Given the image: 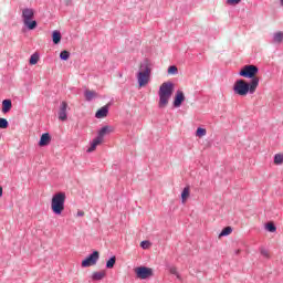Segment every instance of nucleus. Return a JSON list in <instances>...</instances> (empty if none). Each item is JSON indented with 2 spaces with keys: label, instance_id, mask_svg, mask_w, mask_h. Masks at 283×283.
I'll return each mask as SVG.
<instances>
[{
  "label": "nucleus",
  "instance_id": "25",
  "mask_svg": "<svg viewBox=\"0 0 283 283\" xmlns=\"http://www.w3.org/2000/svg\"><path fill=\"white\" fill-rule=\"evenodd\" d=\"M169 273H171V275H176V277L180 280V274L178 273V269L176 266L169 268Z\"/></svg>",
  "mask_w": 283,
  "mask_h": 283
},
{
  "label": "nucleus",
  "instance_id": "34",
  "mask_svg": "<svg viewBox=\"0 0 283 283\" xmlns=\"http://www.w3.org/2000/svg\"><path fill=\"white\" fill-rule=\"evenodd\" d=\"M77 216H78L80 218H83V216H85V212H84V211H78V212H77Z\"/></svg>",
  "mask_w": 283,
  "mask_h": 283
},
{
  "label": "nucleus",
  "instance_id": "24",
  "mask_svg": "<svg viewBox=\"0 0 283 283\" xmlns=\"http://www.w3.org/2000/svg\"><path fill=\"white\" fill-rule=\"evenodd\" d=\"M196 136L198 138H202V136H207V129L205 128H198L197 132H196Z\"/></svg>",
  "mask_w": 283,
  "mask_h": 283
},
{
  "label": "nucleus",
  "instance_id": "21",
  "mask_svg": "<svg viewBox=\"0 0 283 283\" xmlns=\"http://www.w3.org/2000/svg\"><path fill=\"white\" fill-rule=\"evenodd\" d=\"M274 165H283V154H276L274 156Z\"/></svg>",
  "mask_w": 283,
  "mask_h": 283
},
{
  "label": "nucleus",
  "instance_id": "23",
  "mask_svg": "<svg viewBox=\"0 0 283 283\" xmlns=\"http://www.w3.org/2000/svg\"><path fill=\"white\" fill-rule=\"evenodd\" d=\"M39 63V54L34 53L30 57V65H36Z\"/></svg>",
  "mask_w": 283,
  "mask_h": 283
},
{
  "label": "nucleus",
  "instance_id": "17",
  "mask_svg": "<svg viewBox=\"0 0 283 283\" xmlns=\"http://www.w3.org/2000/svg\"><path fill=\"white\" fill-rule=\"evenodd\" d=\"M283 41V32L282 31H279L276 33L273 34V43H282Z\"/></svg>",
  "mask_w": 283,
  "mask_h": 283
},
{
  "label": "nucleus",
  "instance_id": "28",
  "mask_svg": "<svg viewBox=\"0 0 283 283\" xmlns=\"http://www.w3.org/2000/svg\"><path fill=\"white\" fill-rule=\"evenodd\" d=\"M233 231V229H231V227H226L222 231H221V233H220V235H231V232Z\"/></svg>",
  "mask_w": 283,
  "mask_h": 283
},
{
  "label": "nucleus",
  "instance_id": "37",
  "mask_svg": "<svg viewBox=\"0 0 283 283\" xmlns=\"http://www.w3.org/2000/svg\"><path fill=\"white\" fill-rule=\"evenodd\" d=\"M281 6H283V0H281Z\"/></svg>",
  "mask_w": 283,
  "mask_h": 283
},
{
  "label": "nucleus",
  "instance_id": "16",
  "mask_svg": "<svg viewBox=\"0 0 283 283\" xmlns=\"http://www.w3.org/2000/svg\"><path fill=\"white\" fill-rule=\"evenodd\" d=\"M84 96H85L86 101H94V98H96L98 96V93H96V91L86 90L84 92Z\"/></svg>",
  "mask_w": 283,
  "mask_h": 283
},
{
  "label": "nucleus",
  "instance_id": "11",
  "mask_svg": "<svg viewBox=\"0 0 283 283\" xmlns=\"http://www.w3.org/2000/svg\"><path fill=\"white\" fill-rule=\"evenodd\" d=\"M113 132H114V127H112V126H104L98 132L97 138H101V140L103 142L105 136H107V134H112Z\"/></svg>",
  "mask_w": 283,
  "mask_h": 283
},
{
  "label": "nucleus",
  "instance_id": "30",
  "mask_svg": "<svg viewBox=\"0 0 283 283\" xmlns=\"http://www.w3.org/2000/svg\"><path fill=\"white\" fill-rule=\"evenodd\" d=\"M168 74H178V67L176 65L169 66Z\"/></svg>",
  "mask_w": 283,
  "mask_h": 283
},
{
  "label": "nucleus",
  "instance_id": "14",
  "mask_svg": "<svg viewBox=\"0 0 283 283\" xmlns=\"http://www.w3.org/2000/svg\"><path fill=\"white\" fill-rule=\"evenodd\" d=\"M102 139L99 137H96L93 139V142L91 143V147L87 149L88 154H92V151H96V147L98 145H102Z\"/></svg>",
  "mask_w": 283,
  "mask_h": 283
},
{
  "label": "nucleus",
  "instance_id": "27",
  "mask_svg": "<svg viewBox=\"0 0 283 283\" xmlns=\"http://www.w3.org/2000/svg\"><path fill=\"white\" fill-rule=\"evenodd\" d=\"M8 119L0 118V129H8Z\"/></svg>",
  "mask_w": 283,
  "mask_h": 283
},
{
  "label": "nucleus",
  "instance_id": "22",
  "mask_svg": "<svg viewBox=\"0 0 283 283\" xmlns=\"http://www.w3.org/2000/svg\"><path fill=\"white\" fill-rule=\"evenodd\" d=\"M114 264H116V256L111 258V259L106 262V269H114Z\"/></svg>",
  "mask_w": 283,
  "mask_h": 283
},
{
  "label": "nucleus",
  "instance_id": "12",
  "mask_svg": "<svg viewBox=\"0 0 283 283\" xmlns=\"http://www.w3.org/2000/svg\"><path fill=\"white\" fill-rule=\"evenodd\" d=\"M109 114V106L105 105L95 113V118H107Z\"/></svg>",
  "mask_w": 283,
  "mask_h": 283
},
{
  "label": "nucleus",
  "instance_id": "33",
  "mask_svg": "<svg viewBox=\"0 0 283 283\" xmlns=\"http://www.w3.org/2000/svg\"><path fill=\"white\" fill-rule=\"evenodd\" d=\"M240 1H242V0H227V4L228 6H238V3H240Z\"/></svg>",
  "mask_w": 283,
  "mask_h": 283
},
{
  "label": "nucleus",
  "instance_id": "6",
  "mask_svg": "<svg viewBox=\"0 0 283 283\" xmlns=\"http://www.w3.org/2000/svg\"><path fill=\"white\" fill-rule=\"evenodd\" d=\"M258 72L259 69L255 65H245L243 69L239 72L240 76H243V78H258Z\"/></svg>",
  "mask_w": 283,
  "mask_h": 283
},
{
  "label": "nucleus",
  "instance_id": "36",
  "mask_svg": "<svg viewBox=\"0 0 283 283\" xmlns=\"http://www.w3.org/2000/svg\"><path fill=\"white\" fill-rule=\"evenodd\" d=\"M240 252H241L240 250H237V251H235V254H237V255H240Z\"/></svg>",
  "mask_w": 283,
  "mask_h": 283
},
{
  "label": "nucleus",
  "instance_id": "3",
  "mask_svg": "<svg viewBox=\"0 0 283 283\" xmlns=\"http://www.w3.org/2000/svg\"><path fill=\"white\" fill-rule=\"evenodd\" d=\"M151 78V67H149V62L147 60L140 64L139 72L137 74V81L139 87H145L149 84V80Z\"/></svg>",
  "mask_w": 283,
  "mask_h": 283
},
{
  "label": "nucleus",
  "instance_id": "8",
  "mask_svg": "<svg viewBox=\"0 0 283 283\" xmlns=\"http://www.w3.org/2000/svg\"><path fill=\"white\" fill-rule=\"evenodd\" d=\"M99 253L98 251H94L91 255H88L85 260L82 261V266L87 269V266H94L96 262H98Z\"/></svg>",
  "mask_w": 283,
  "mask_h": 283
},
{
  "label": "nucleus",
  "instance_id": "35",
  "mask_svg": "<svg viewBox=\"0 0 283 283\" xmlns=\"http://www.w3.org/2000/svg\"><path fill=\"white\" fill-rule=\"evenodd\" d=\"M1 196H3V188L2 187H0V198H1Z\"/></svg>",
  "mask_w": 283,
  "mask_h": 283
},
{
  "label": "nucleus",
  "instance_id": "32",
  "mask_svg": "<svg viewBox=\"0 0 283 283\" xmlns=\"http://www.w3.org/2000/svg\"><path fill=\"white\" fill-rule=\"evenodd\" d=\"M261 255H263V258H266V260L271 258V253H269L265 249H261Z\"/></svg>",
  "mask_w": 283,
  "mask_h": 283
},
{
  "label": "nucleus",
  "instance_id": "20",
  "mask_svg": "<svg viewBox=\"0 0 283 283\" xmlns=\"http://www.w3.org/2000/svg\"><path fill=\"white\" fill-rule=\"evenodd\" d=\"M189 196H190L189 187L184 188L181 192V200L184 203L187 202V199L189 198Z\"/></svg>",
  "mask_w": 283,
  "mask_h": 283
},
{
  "label": "nucleus",
  "instance_id": "31",
  "mask_svg": "<svg viewBox=\"0 0 283 283\" xmlns=\"http://www.w3.org/2000/svg\"><path fill=\"white\" fill-rule=\"evenodd\" d=\"M140 247H142V249H149V247H151V242H149V241H142L140 242Z\"/></svg>",
  "mask_w": 283,
  "mask_h": 283
},
{
  "label": "nucleus",
  "instance_id": "1",
  "mask_svg": "<svg viewBox=\"0 0 283 283\" xmlns=\"http://www.w3.org/2000/svg\"><path fill=\"white\" fill-rule=\"evenodd\" d=\"M260 85V77H254L248 83L244 80H237L233 85V92L238 96H247L248 94H255V90Z\"/></svg>",
  "mask_w": 283,
  "mask_h": 283
},
{
  "label": "nucleus",
  "instance_id": "18",
  "mask_svg": "<svg viewBox=\"0 0 283 283\" xmlns=\"http://www.w3.org/2000/svg\"><path fill=\"white\" fill-rule=\"evenodd\" d=\"M105 275H106L105 271L93 272L92 280H95V281L103 280Z\"/></svg>",
  "mask_w": 283,
  "mask_h": 283
},
{
  "label": "nucleus",
  "instance_id": "26",
  "mask_svg": "<svg viewBox=\"0 0 283 283\" xmlns=\"http://www.w3.org/2000/svg\"><path fill=\"white\" fill-rule=\"evenodd\" d=\"M60 59L62 60V61H67V59H70V53H69V51H62L61 53H60Z\"/></svg>",
  "mask_w": 283,
  "mask_h": 283
},
{
  "label": "nucleus",
  "instance_id": "7",
  "mask_svg": "<svg viewBox=\"0 0 283 283\" xmlns=\"http://www.w3.org/2000/svg\"><path fill=\"white\" fill-rule=\"evenodd\" d=\"M135 273L139 280H147V277L154 276V270L147 266L136 268Z\"/></svg>",
  "mask_w": 283,
  "mask_h": 283
},
{
  "label": "nucleus",
  "instance_id": "10",
  "mask_svg": "<svg viewBox=\"0 0 283 283\" xmlns=\"http://www.w3.org/2000/svg\"><path fill=\"white\" fill-rule=\"evenodd\" d=\"M182 103H185V93H182V91H177L175 95L174 107H180Z\"/></svg>",
  "mask_w": 283,
  "mask_h": 283
},
{
  "label": "nucleus",
  "instance_id": "2",
  "mask_svg": "<svg viewBox=\"0 0 283 283\" xmlns=\"http://www.w3.org/2000/svg\"><path fill=\"white\" fill-rule=\"evenodd\" d=\"M158 96H159L158 107L159 109H165V107L169 105V101L171 96H174V83L164 82L159 86Z\"/></svg>",
  "mask_w": 283,
  "mask_h": 283
},
{
  "label": "nucleus",
  "instance_id": "4",
  "mask_svg": "<svg viewBox=\"0 0 283 283\" xmlns=\"http://www.w3.org/2000/svg\"><path fill=\"white\" fill-rule=\"evenodd\" d=\"M51 210L55 216H61L65 211V192H57L52 197Z\"/></svg>",
  "mask_w": 283,
  "mask_h": 283
},
{
  "label": "nucleus",
  "instance_id": "9",
  "mask_svg": "<svg viewBox=\"0 0 283 283\" xmlns=\"http://www.w3.org/2000/svg\"><path fill=\"white\" fill-rule=\"evenodd\" d=\"M67 102H62L59 109V120H67Z\"/></svg>",
  "mask_w": 283,
  "mask_h": 283
},
{
  "label": "nucleus",
  "instance_id": "15",
  "mask_svg": "<svg viewBox=\"0 0 283 283\" xmlns=\"http://www.w3.org/2000/svg\"><path fill=\"white\" fill-rule=\"evenodd\" d=\"M12 109V99H4L2 102V113L8 114Z\"/></svg>",
  "mask_w": 283,
  "mask_h": 283
},
{
  "label": "nucleus",
  "instance_id": "29",
  "mask_svg": "<svg viewBox=\"0 0 283 283\" xmlns=\"http://www.w3.org/2000/svg\"><path fill=\"white\" fill-rule=\"evenodd\" d=\"M266 229L268 231H270V233H275L276 231L275 224H273L272 222L266 224Z\"/></svg>",
  "mask_w": 283,
  "mask_h": 283
},
{
  "label": "nucleus",
  "instance_id": "5",
  "mask_svg": "<svg viewBox=\"0 0 283 283\" xmlns=\"http://www.w3.org/2000/svg\"><path fill=\"white\" fill-rule=\"evenodd\" d=\"M34 19V9L25 8L22 10V21L28 30H34L36 28V21Z\"/></svg>",
  "mask_w": 283,
  "mask_h": 283
},
{
  "label": "nucleus",
  "instance_id": "19",
  "mask_svg": "<svg viewBox=\"0 0 283 283\" xmlns=\"http://www.w3.org/2000/svg\"><path fill=\"white\" fill-rule=\"evenodd\" d=\"M52 39H53V43L55 45H59V43H61V32L53 31Z\"/></svg>",
  "mask_w": 283,
  "mask_h": 283
},
{
  "label": "nucleus",
  "instance_id": "13",
  "mask_svg": "<svg viewBox=\"0 0 283 283\" xmlns=\"http://www.w3.org/2000/svg\"><path fill=\"white\" fill-rule=\"evenodd\" d=\"M52 142V137H50V133L42 134L39 146L40 147H48V145Z\"/></svg>",
  "mask_w": 283,
  "mask_h": 283
}]
</instances>
